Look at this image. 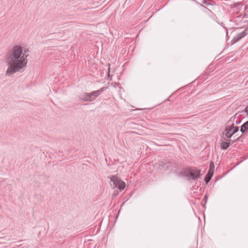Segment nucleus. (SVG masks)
<instances>
[{"mask_svg":"<svg viewBox=\"0 0 248 248\" xmlns=\"http://www.w3.org/2000/svg\"><path fill=\"white\" fill-rule=\"evenodd\" d=\"M202 2L206 5H213L214 4L208 0H203Z\"/></svg>","mask_w":248,"mask_h":248,"instance_id":"obj_13","label":"nucleus"},{"mask_svg":"<svg viewBox=\"0 0 248 248\" xmlns=\"http://www.w3.org/2000/svg\"><path fill=\"white\" fill-rule=\"evenodd\" d=\"M247 157H245L244 158V159H244V160H245V159H247Z\"/></svg>","mask_w":248,"mask_h":248,"instance_id":"obj_20","label":"nucleus"},{"mask_svg":"<svg viewBox=\"0 0 248 248\" xmlns=\"http://www.w3.org/2000/svg\"><path fill=\"white\" fill-rule=\"evenodd\" d=\"M168 161L165 159H162L158 161V164L159 166L162 167L163 169H167V164H168Z\"/></svg>","mask_w":248,"mask_h":248,"instance_id":"obj_10","label":"nucleus"},{"mask_svg":"<svg viewBox=\"0 0 248 248\" xmlns=\"http://www.w3.org/2000/svg\"><path fill=\"white\" fill-rule=\"evenodd\" d=\"M246 35V32L245 31H243L240 33L236 35L232 40V44H233L236 42L239 41L241 39L243 38Z\"/></svg>","mask_w":248,"mask_h":248,"instance_id":"obj_6","label":"nucleus"},{"mask_svg":"<svg viewBox=\"0 0 248 248\" xmlns=\"http://www.w3.org/2000/svg\"><path fill=\"white\" fill-rule=\"evenodd\" d=\"M231 145V143L227 141H223L220 143V147L222 150H226Z\"/></svg>","mask_w":248,"mask_h":248,"instance_id":"obj_11","label":"nucleus"},{"mask_svg":"<svg viewBox=\"0 0 248 248\" xmlns=\"http://www.w3.org/2000/svg\"><path fill=\"white\" fill-rule=\"evenodd\" d=\"M201 170L196 168L188 167L186 168L184 171L185 176L188 177L193 180H198L201 176Z\"/></svg>","mask_w":248,"mask_h":248,"instance_id":"obj_2","label":"nucleus"},{"mask_svg":"<svg viewBox=\"0 0 248 248\" xmlns=\"http://www.w3.org/2000/svg\"><path fill=\"white\" fill-rule=\"evenodd\" d=\"M106 89V87H103L97 91H94L90 93H88V96L90 98V99H91L90 102L94 101Z\"/></svg>","mask_w":248,"mask_h":248,"instance_id":"obj_5","label":"nucleus"},{"mask_svg":"<svg viewBox=\"0 0 248 248\" xmlns=\"http://www.w3.org/2000/svg\"><path fill=\"white\" fill-rule=\"evenodd\" d=\"M214 173H212L211 171L207 172L204 177V181L206 184H208L210 181L211 180L212 176H213Z\"/></svg>","mask_w":248,"mask_h":248,"instance_id":"obj_9","label":"nucleus"},{"mask_svg":"<svg viewBox=\"0 0 248 248\" xmlns=\"http://www.w3.org/2000/svg\"><path fill=\"white\" fill-rule=\"evenodd\" d=\"M214 169H215L214 163L212 161H211L210 163L209 169L208 170V172L211 171L212 173H214Z\"/></svg>","mask_w":248,"mask_h":248,"instance_id":"obj_12","label":"nucleus"},{"mask_svg":"<svg viewBox=\"0 0 248 248\" xmlns=\"http://www.w3.org/2000/svg\"><path fill=\"white\" fill-rule=\"evenodd\" d=\"M239 127L234 126V124H232L231 126L228 125L226 127L225 131H226L225 136L227 138H231L232 136L237 132L239 130Z\"/></svg>","mask_w":248,"mask_h":248,"instance_id":"obj_4","label":"nucleus"},{"mask_svg":"<svg viewBox=\"0 0 248 248\" xmlns=\"http://www.w3.org/2000/svg\"><path fill=\"white\" fill-rule=\"evenodd\" d=\"M167 169H170L173 167V165L170 162H168V164H167Z\"/></svg>","mask_w":248,"mask_h":248,"instance_id":"obj_14","label":"nucleus"},{"mask_svg":"<svg viewBox=\"0 0 248 248\" xmlns=\"http://www.w3.org/2000/svg\"><path fill=\"white\" fill-rule=\"evenodd\" d=\"M200 5H201V6L203 7H204V8H205V7H204L203 5H202V4H200Z\"/></svg>","mask_w":248,"mask_h":248,"instance_id":"obj_21","label":"nucleus"},{"mask_svg":"<svg viewBox=\"0 0 248 248\" xmlns=\"http://www.w3.org/2000/svg\"><path fill=\"white\" fill-rule=\"evenodd\" d=\"M245 112L247 113L248 116V105L245 108Z\"/></svg>","mask_w":248,"mask_h":248,"instance_id":"obj_16","label":"nucleus"},{"mask_svg":"<svg viewBox=\"0 0 248 248\" xmlns=\"http://www.w3.org/2000/svg\"><path fill=\"white\" fill-rule=\"evenodd\" d=\"M79 100L81 102H90V98L89 97L88 93H85L78 96Z\"/></svg>","mask_w":248,"mask_h":248,"instance_id":"obj_7","label":"nucleus"},{"mask_svg":"<svg viewBox=\"0 0 248 248\" xmlns=\"http://www.w3.org/2000/svg\"><path fill=\"white\" fill-rule=\"evenodd\" d=\"M248 130V121L245 122L240 127V131L245 133Z\"/></svg>","mask_w":248,"mask_h":248,"instance_id":"obj_8","label":"nucleus"},{"mask_svg":"<svg viewBox=\"0 0 248 248\" xmlns=\"http://www.w3.org/2000/svg\"><path fill=\"white\" fill-rule=\"evenodd\" d=\"M110 180L113 183V185H111V186H113V188L117 187L120 191L124 190L125 188V183L116 176L114 175L112 176Z\"/></svg>","mask_w":248,"mask_h":248,"instance_id":"obj_3","label":"nucleus"},{"mask_svg":"<svg viewBox=\"0 0 248 248\" xmlns=\"http://www.w3.org/2000/svg\"><path fill=\"white\" fill-rule=\"evenodd\" d=\"M204 198H205V203L206 202V200L207 199V195H205L204 197Z\"/></svg>","mask_w":248,"mask_h":248,"instance_id":"obj_18","label":"nucleus"},{"mask_svg":"<svg viewBox=\"0 0 248 248\" xmlns=\"http://www.w3.org/2000/svg\"><path fill=\"white\" fill-rule=\"evenodd\" d=\"M242 161H241V162H242ZM240 162H241V161H240V162H239V163H238L237 164V165H238V164H239Z\"/></svg>","mask_w":248,"mask_h":248,"instance_id":"obj_22","label":"nucleus"},{"mask_svg":"<svg viewBox=\"0 0 248 248\" xmlns=\"http://www.w3.org/2000/svg\"><path fill=\"white\" fill-rule=\"evenodd\" d=\"M23 52V48L21 46L17 45L13 47L9 58V66L6 71V75L11 76L26 66L29 55H22Z\"/></svg>","mask_w":248,"mask_h":248,"instance_id":"obj_1","label":"nucleus"},{"mask_svg":"<svg viewBox=\"0 0 248 248\" xmlns=\"http://www.w3.org/2000/svg\"><path fill=\"white\" fill-rule=\"evenodd\" d=\"M240 123V121L237 122V121H236V124H239Z\"/></svg>","mask_w":248,"mask_h":248,"instance_id":"obj_19","label":"nucleus"},{"mask_svg":"<svg viewBox=\"0 0 248 248\" xmlns=\"http://www.w3.org/2000/svg\"><path fill=\"white\" fill-rule=\"evenodd\" d=\"M243 133H242L241 134V135L240 136H239L238 138L236 139L235 140H233V142H236V141L237 140H240L241 138H242L243 137Z\"/></svg>","mask_w":248,"mask_h":248,"instance_id":"obj_15","label":"nucleus"},{"mask_svg":"<svg viewBox=\"0 0 248 248\" xmlns=\"http://www.w3.org/2000/svg\"><path fill=\"white\" fill-rule=\"evenodd\" d=\"M29 52V49H25L24 50H23V52L24 53H22V55L23 54H26V53H27V52Z\"/></svg>","mask_w":248,"mask_h":248,"instance_id":"obj_17","label":"nucleus"}]
</instances>
